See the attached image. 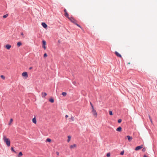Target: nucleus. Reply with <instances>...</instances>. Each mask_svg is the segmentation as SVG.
<instances>
[{
  "mask_svg": "<svg viewBox=\"0 0 157 157\" xmlns=\"http://www.w3.org/2000/svg\"><path fill=\"white\" fill-rule=\"evenodd\" d=\"M22 75L23 77H25V78H27L28 77V73L26 72H24L22 74Z\"/></svg>",
  "mask_w": 157,
  "mask_h": 157,
  "instance_id": "4",
  "label": "nucleus"
},
{
  "mask_svg": "<svg viewBox=\"0 0 157 157\" xmlns=\"http://www.w3.org/2000/svg\"><path fill=\"white\" fill-rule=\"evenodd\" d=\"M32 121L34 124H36V119L35 118V117H34Z\"/></svg>",
  "mask_w": 157,
  "mask_h": 157,
  "instance_id": "15",
  "label": "nucleus"
},
{
  "mask_svg": "<svg viewBox=\"0 0 157 157\" xmlns=\"http://www.w3.org/2000/svg\"><path fill=\"white\" fill-rule=\"evenodd\" d=\"M148 117H149V119L151 122V123L152 124V119L151 117L149 115H148Z\"/></svg>",
  "mask_w": 157,
  "mask_h": 157,
  "instance_id": "20",
  "label": "nucleus"
},
{
  "mask_svg": "<svg viewBox=\"0 0 157 157\" xmlns=\"http://www.w3.org/2000/svg\"><path fill=\"white\" fill-rule=\"evenodd\" d=\"M70 119L72 120V121H74V117L73 116H71V117L70 118Z\"/></svg>",
  "mask_w": 157,
  "mask_h": 157,
  "instance_id": "27",
  "label": "nucleus"
},
{
  "mask_svg": "<svg viewBox=\"0 0 157 157\" xmlns=\"http://www.w3.org/2000/svg\"><path fill=\"white\" fill-rule=\"evenodd\" d=\"M71 21L74 23L76 25L78 26L81 28V29H82V28L79 25L77 24L76 22V20H70Z\"/></svg>",
  "mask_w": 157,
  "mask_h": 157,
  "instance_id": "3",
  "label": "nucleus"
},
{
  "mask_svg": "<svg viewBox=\"0 0 157 157\" xmlns=\"http://www.w3.org/2000/svg\"><path fill=\"white\" fill-rule=\"evenodd\" d=\"M122 121V120L121 119H119L118 121V122L119 123H121Z\"/></svg>",
  "mask_w": 157,
  "mask_h": 157,
  "instance_id": "31",
  "label": "nucleus"
},
{
  "mask_svg": "<svg viewBox=\"0 0 157 157\" xmlns=\"http://www.w3.org/2000/svg\"><path fill=\"white\" fill-rule=\"evenodd\" d=\"M3 140L8 147L10 146V140L9 138H7L6 136H4L3 137Z\"/></svg>",
  "mask_w": 157,
  "mask_h": 157,
  "instance_id": "1",
  "label": "nucleus"
},
{
  "mask_svg": "<svg viewBox=\"0 0 157 157\" xmlns=\"http://www.w3.org/2000/svg\"><path fill=\"white\" fill-rule=\"evenodd\" d=\"M51 141V139L49 138H47L46 140V141L48 142H50Z\"/></svg>",
  "mask_w": 157,
  "mask_h": 157,
  "instance_id": "23",
  "label": "nucleus"
},
{
  "mask_svg": "<svg viewBox=\"0 0 157 157\" xmlns=\"http://www.w3.org/2000/svg\"><path fill=\"white\" fill-rule=\"evenodd\" d=\"M11 47V45L7 44L6 45V48L7 49H9Z\"/></svg>",
  "mask_w": 157,
  "mask_h": 157,
  "instance_id": "11",
  "label": "nucleus"
},
{
  "mask_svg": "<svg viewBox=\"0 0 157 157\" xmlns=\"http://www.w3.org/2000/svg\"><path fill=\"white\" fill-rule=\"evenodd\" d=\"M0 77L3 79H5V77L3 75H1Z\"/></svg>",
  "mask_w": 157,
  "mask_h": 157,
  "instance_id": "24",
  "label": "nucleus"
},
{
  "mask_svg": "<svg viewBox=\"0 0 157 157\" xmlns=\"http://www.w3.org/2000/svg\"><path fill=\"white\" fill-rule=\"evenodd\" d=\"M64 12H65V13H66V12H67V10L66 9H64Z\"/></svg>",
  "mask_w": 157,
  "mask_h": 157,
  "instance_id": "38",
  "label": "nucleus"
},
{
  "mask_svg": "<svg viewBox=\"0 0 157 157\" xmlns=\"http://www.w3.org/2000/svg\"><path fill=\"white\" fill-rule=\"evenodd\" d=\"M73 83L75 85V84L76 83V82H75V81H74L73 82Z\"/></svg>",
  "mask_w": 157,
  "mask_h": 157,
  "instance_id": "36",
  "label": "nucleus"
},
{
  "mask_svg": "<svg viewBox=\"0 0 157 157\" xmlns=\"http://www.w3.org/2000/svg\"><path fill=\"white\" fill-rule=\"evenodd\" d=\"M23 155V154L21 152H20L17 155L18 157H20Z\"/></svg>",
  "mask_w": 157,
  "mask_h": 157,
  "instance_id": "16",
  "label": "nucleus"
},
{
  "mask_svg": "<svg viewBox=\"0 0 157 157\" xmlns=\"http://www.w3.org/2000/svg\"><path fill=\"white\" fill-rule=\"evenodd\" d=\"M11 150L12 151L14 152L15 153H16V154L17 153V152H16V151L14 150L13 147H11Z\"/></svg>",
  "mask_w": 157,
  "mask_h": 157,
  "instance_id": "22",
  "label": "nucleus"
},
{
  "mask_svg": "<svg viewBox=\"0 0 157 157\" xmlns=\"http://www.w3.org/2000/svg\"><path fill=\"white\" fill-rule=\"evenodd\" d=\"M71 136H68V139L67 140V142H69L70 141L71 139Z\"/></svg>",
  "mask_w": 157,
  "mask_h": 157,
  "instance_id": "17",
  "label": "nucleus"
},
{
  "mask_svg": "<svg viewBox=\"0 0 157 157\" xmlns=\"http://www.w3.org/2000/svg\"><path fill=\"white\" fill-rule=\"evenodd\" d=\"M47 95V94L45 92H42L41 94V96L42 98H44Z\"/></svg>",
  "mask_w": 157,
  "mask_h": 157,
  "instance_id": "12",
  "label": "nucleus"
},
{
  "mask_svg": "<svg viewBox=\"0 0 157 157\" xmlns=\"http://www.w3.org/2000/svg\"><path fill=\"white\" fill-rule=\"evenodd\" d=\"M68 117V116L67 115H66L65 116V117L66 118H67V117Z\"/></svg>",
  "mask_w": 157,
  "mask_h": 157,
  "instance_id": "37",
  "label": "nucleus"
},
{
  "mask_svg": "<svg viewBox=\"0 0 157 157\" xmlns=\"http://www.w3.org/2000/svg\"><path fill=\"white\" fill-rule=\"evenodd\" d=\"M90 105L91 106V107L92 108V109H94V106H93L92 104V103L91 102H90Z\"/></svg>",
  "mask_w": 157,
  "mask_h": 157,
  "instance_id": "26",
  "label": "nucleus"
},
{
  "mask_svg": "<svg viewBox=\"0 0 157 157\" xmlns=\"http://www.w3.org/2000/svg\"><path fill=\"white\" fill-rule=\"evenodd\" d=\"M8 14H6L3 16L4 18H6L8 16Z\"/></svg>",
  "mask_w": 157,
  "mask_h": 157,
  "instance_id": "30",
  "label": "nucleus"
},
{
  "mask_svg": "<svg viewBox=\"0 0 157 157\" xmlns=\"http://www.w3.org/2000/svg\"><path fill=\"white\" fill-rule=\"evenodd\" d=\"M143 145H141L140 146H138L136 147L135 149V150L136 151H137V150H140V149L143 148Z\"/></svg>",
  "mask_w": 157,
  "mask_h": 157,
  "instance_id": "2",
  "label": "nucleus"
},
{
  "mask_svg": "<svg viewBox=\"0 0 157 157\" xmlns=\"http://www.w3.org/2000/svg\"><path fill=\"white\" fill-rule=\"evenodd\" d=\"M124 151H123L121 152L120 153V155H124Z\"/></svg>",
  "mask_w": 157,
  "mask_h": 157,
  "instance_id": "32",
  "label": "nucleus"
},
{
  "mask_svg": "<svg viewBox=\"0 0 157 157\" xmlns=\"http://www.w3.org/2000/svg\"><path fill=\"white\" fill-rule=\"evenodd\" d=\"M13 121V120L12 119H11L10 120V122L9 124H10V123H11L12 122V121Z\"/></svg>",
  "mask_w": 157,
  "mask_h": 157,
  "instance_id": "34",
  "label": "nucleus"
},
{
  "mask_svg": "<svg viewBox=\"0 0 157 157\" xmlns=\"http://www.w3.org/2000/svg\"><path fill=\"white\" fill-rule=\"evenodd\" d=\"M122 128L121 127L119 126L116 129V131L118 132H121V131Z\"/></svg>",
  "mask_w": 157,
  "mask_h": 157,
  "instance_id": "13",
  "label": "nucleus"
},
{
  "mask_svg": "<svg viewBox=\"0 0 157 157\" xmlns=\"http://www.w3.org/2000/svg\"><path fill=\"white\" fill-rule=\"evenodd\" d=\"M42 44H43V48L45 50L46 49V47L45 46V45L46 44V42L44 40H43L42 41Z\"/></svg>",
  "mask_w": 157,
  "mask_h": 157,
  "instance_id": "5",
  "label": "nucleus"
},
{
  "mask_svg": "<svg viewBox=\"0 0 157 157\" xmlns=\"http://www.w3.org/2000/svg\"><path fill=\"white\" fill-rule=\"evenodd\" d=\"M143 157H148L146 155H144Z\"/></svg>",
  "mask_w": 157,
  "mask_h": 157,
  "instance_id": "41",
  "label": "nucleus"
},
{
  "mask_svg": "<svg viewBox=\"0 0 157 157\" xmlns=\"http://www.w3.org/2000/svg\"><path fill=\"white\" fill-rule=\"evenodd\" d=\"M62 95L64 96H65L67 95V93L65 92H63L62 93Z\"/></svg>",
  "mask_w": 157,
  "mask_h": 157,
  "instance_id": "21",
  "label": "nucleus"
},
{
  "mask_svg": "<svg viewBox=\"0 0 157 157\" xmlns=\"http://www.w3.org/2000/svg\"><path fill=\"white\" fill-rule=\"evenodd\" d=\"M110 156V153H108L107 154L106 156L107 157H109Z\"/></svg>",
  "mask_w": 157,
  "mask_h": 157,
  "instance_id": "29",
  "label": "nucleus"
},
{
  "mask_svg": "<svg viewBox=\"0 0 157 157\" xmlns=\"http://www.w3.org/2000/svg\"><path fill=\"white\" fill-rule=\"evenodd\" d=\"M109 113L110 115H113V112L112 111H109Z\"/></svg>",
  "mask_w": 157,
  "mask_h": 157,
  "instance_id": "25",
  "label": "nucleus"
},
{
  "mask_svg": "<svg viewBox=\"0 0 157 157\" xmlns=\"http://www.w3.org/2000/svg\"><path fill=\"white\" fill-rule=\"evenodd\" d=\"M17 46L19 47V46H20L21 45H22V43L20 42H17Z\"/></svg>",
  "mask_w": 157,
  "mask_h": 157,
  "instance_id": "18",
  "label": "nucleus"
},
{
  "mask_svg": "<svg viewBox=\"0 0 157 157\" xmlns=\"http://www.w3.org/2000/svg\"><path fill=\"white\" fill-rule=\"evenodd\" d=\"M56 154L57 155H59V153L58 152H56Z\"/></svg>",
  "mask_w": 157,
  "mask_h": 157,
  "instance_id": "35",
  "label": "nucleus"
},
{
  "mask_svg": "<svg viewBox=\"0 0 157 157\" xmlns=\"http://www.w3.org/2000/svg\"><path fill=\"white\" fill-rule=\"evenodd\" d=\"M146 148H145L144 147V148H143L142 150V151H143V152H144L146 151Z\"/></svg>",
  "mask_w": 157,
  "mask_h": 157,
  "instance_id": "33",
  "label": "nucleus"
},
{
  "mask_svg": "<svg viewBox=\"0 0 157 157\" xmlns=\"http://www.w3.org/2000/svg\"><path fill=\"white\" fill-rule=\"evenodd\" d=\"M60 41L59 40H58V43H60Z\"/></svg>",
  "mask_w": 157,
  "mask_h": 157,
  "instance_id": "42",
  "label": "nucleus"
},
{
  "mask_svg": "<svg viewBox=\"0 0 157 157\" xmlns=\"http://www.w3.org/2000/svg\"><path fill=\"white\" fill-rule=\"evenodd\" d=\"M64 15L66 17H68V19H70L69 17H68V15L67 12H66V13H65Z\"/></svg>",
  "mask_w": 157,
  "mask_h": 157,
  "instance_id": "19",
  "label": "nucleus"
},
{
  "mask_svg": "<svg viewBox=\"0 0 157 157\" xmlns=\"http://www.w3.org/2000/svg\"><path fill=\"white\" fill-rule=\"evenodd\" d=\"M33 67H30L29 68V70H31L32 69Z\"/></svg>",
  "mask_w": 157,
  "mask_h": 157,
  "instance_id": "39",
  "label": "nucleus"
},
{
  "mask_svg": "<svg viewBox=\"0 0 157 157\" xmlns=\"http://www.w3.org/2000/svg\"><path fill=\"white\" fill-rule=\"evenodd\" d=\"M49 101L52 103H53L54 102V100L52 98H51L49 100Z\"/></svg>",
  "mask_w": 157,
  "mask_h": 157,
  "instance_id": "14",
  "label": "nucleus"
},
{
  "mask_svg": "<svg viewBox=\"0 0 157 157\" xmlns=\"http://www.w3.org/2000/svg\"><path fill=\"white\" fill-rule=\"evenodd\" d=\"M21 35L23 36V35H24V34H23V33H21Z\"/></svg>",
  "mask_w": 157,
  "mask_h": 157,
  "instance_id": "40",
  "label": "nucleus"
},
{
  "mask_svg": "<svg viewBox=\"0 0 157 157\" xmlns=\"http://www.w3.org/2000/svg\"><path fill=\"white\" fill-rule=\"evenodd\" d=\"M126 138H127L129 142L131 141L132 140V137L130 136H127L125 137V138L126 139Z\"/></svg>",
  "mask_w": 157,
  "mask_h": 157,
  "instance_id": "8",
  "label": "nucleus"
},
{
  "mask_svg": "<svg viewBox=\"0 0 157 157\" xmlns=\"http://www.w3.org/2000/svg\"><path fill=\"white\" fill-rule=\"evenodd\" d=\"M92 112L94 116H97V113L94 109H92Z\"/></svg>",
  "mask_w": 157,
  "mask_h": 157,
  "instance_id": "6",
  "label": "nucleus"
},
{
  "mask_svg": "<svg viewBox=\"0 0 157 157\" xmlns=\"http://www.w3.org/2000/svg\"><path fill=\"white\" fill-rule=\"evenodd\" d=\"M48 55L46 53H45L44 55V58L46 57Z\"/></svg>",
  "mask_w": 157,
  "mask_h": 157,
  "instance_id": "28",
  "label": "nucleus"
},
{
  "mask_svg": "<svg viewBox=\"0 0 157 157\" xmlns=\"http://www.w3.org/2000/svg\"><path fill=\"white\" fill-rule=\"evenodd\" d=\"M41 25L44 28L46 29L47 27V25L44 22H42L41 23Z\"/></svg>",
  "mask_w": 157,
  "mask_h": 157,
  "instance_id": "9",
  "label": "nucleus"
},
{
  "mask_svg": "<svg viewBox=\"0 0 157 157\" xmlns=\"http://www.w3.org/2000/svg\"><path fill=\"white\" fill-rule=\"evenodd\" d=\"M77 146V145L76 144H73V145H72L70 146V148L71 149H72L74 148L75 147H76Z\"/></svg>",
  "mask_w": 157,
  "mask_h": 157,
  "instance_id": "10",
  "label": "nucleus"
},
{
  "mask_svg": "<svg viewBox=\"0 0 157 157\" xmlns=\"http://www.w3.org/2000/svg\"><path fill=\"white\" fill-rule=\"evenodd\" d=\"M115 54L118 57H119L121 58H122V56L121 55L119 54L118 52L117 51H115Z\"/></svg>",
  "mask_w": 157,
  "mask_h": 157,
  "instance_id": "7",
  "label": "nucleus"
}]
</instances>
